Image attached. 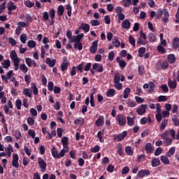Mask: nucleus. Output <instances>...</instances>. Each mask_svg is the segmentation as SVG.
Masks as SVG:
<instances>
[{
	"label": "nucleus",
	"instance_id": "58836bf2",
	"mask_svg": "<svg viewBox=\"0 0 179 179\" xmlns=\"http://www.w3.org/2000/svg\"><path fill=\"white\" fill-rule=\"evenodd\" d=\"M148 37L150 43H155V41H156L157 37L156 34H155L154 33H150Z\"/></svg>",
	"mask_w": 179,
	"mask_h": 179
},
{
	"label": "nucleus",
	"instance_id": "603ef678",
	"mask_svg": "<svg viewBox=\"0 0 179 179\" xmlns=\"http://www.w3.org/2000/svg\"><path fill=\"white\" fill-rule=\"evenodd\" d=\"M37 45V43L34 41H28V47L29 48H34Z\"/></svg>",
	"mask_w": 179,
	"mask_h": 179
},
{
	"label": "nucleus",
	"instance_id": "6e6552de",
	"mask_svg": "<svg viewBox=\"0 0 179 179\" xmlns=\"http://www.w3.org/2000/svg\"><path fill=\"white\" fill-rule=\"evenodd\" d=\"M146 108L148 105H141L136 110V113L138 115H143L146 113Z\"/></svg>",
	"mask_w": 179,
	"mask_h": 179
},
{
	"label": "nucleus",
	"instance_id": "412c9836",
	"mask_svg": "<svg viewBox=\"0 0 179 179\" xmlns=\"http://www.w3.org/2000/svg\"><path fill=\"white\" fill-rule=\"evenodd\" d=\"M145 51H146V48L145 47L140 48L138 50V57H139L140 58H142V57H144Z\"/></svg>",
	"mask_w": 179,
	"mask_h": 179
},
{
	"label": "nucleus",
	"instance_id": "e2e57ef3",
	"mask_svg": "<svg viewBox=\"0 0 179 179\" xmlns=\"http://www.w3.org/2000/svg\"><path fill=\"white\" fill-rule=\"evenodd\" d=\"M15 106H16V108L18 109V110H21L22 108V100L20 99H17L15 101Z\"/></svg>",
	"mask_w": 179,
	"mask_h": 179
},
{
	"label": "nucleus",
	"instance_id": "0eeeda50",
	"mask_svg": "<svg viewBox=\"0 0 179 179\" xmlns=\"http://www.w3.org/2000/svg\"><path fill=\"white\" fill-rule=\"evenodd\" d=\"M92 69H94V71H96V72H99V73H101V72L104 71V66H103V64L95 63L92 65Z\"/></svg>",
	"mask_w": 179,
	"mask_h": 179
},
{
	"label": "nucleus",
	"instance_id": "f704fd0d",
	"mask_svg": "<svg viewBox=\"0 0 179 179\" xmlns=\"http://www.w3.org/2000/svg\"><path fill=\"white\" fill-rule=\"evenodd\" d=\"M83 65H85V62H82L80 64H78L76 68H77V72H80V73H83Z\"/></svg>",
	"mask_w": 179,
	"mask_h": 179
},
{
	"label": "nucleus",
	"instance_id": "423d86ee",
	"mask_svg": "<svg viewBox=\"0 0 179 179\" xmlns=\"http://www.w3.org/2000/svg\"><path fill=\"white\" fill-rule=\"evenodd\" d=\"M85 37V34L83 33L78 34L77 36H73V38L71 41H69V43H78L80 42V40Z\"/></svg>",
	"mask_w": 179,
	"mask_h": 179
},
{
	"label": "nucleus",
	"instance_id": "680f3d73",
	"mask_svg": "<svg viewBox=\"0 0 179 179\" xmlns=\"http://www.w3.org/2000/svg\"><path fill=\"white\" fill-rule=\"evenodd\" d=\"M66 36L67 38H69V41H71V40H72V38L73 37V36H72V31L70 29H67Z\"/></svg>",
	"mask_w": 179,
	"mask_h": 179
},
{
	"label": "nucleus",
	"instance_id": "2f4dec72",
	"mask_svg": "<svg viewBox=\"0 0 179 179\" xmlns=\"http://www.w3.org/2000/svg\"><path fill=\"white\" fill-rule=\"evenodd\" d=\"M8 10H16V9L17 8V6H16V5H15V3H13V1H10L8 3Z\"/></svg>",
	"mask_w": 179,
	"mask_h": 179
},
{
	"label": "nucleus",
	"instance_id": "dca6fc26",
	"mask_svg": "<svg viewBox=\"0 0 179 179\" xmlns=\"http://www.w3.org/2000/svg\"><path fill=\"white\" fill-rule=\"evenodd\" d=\"M127 120V125H129V127H134V125H135V117H131L128 116Z\"/></svg>",
	"mask_w": 179,
	"mask_h": 179
},
{
	"label": "nucleus",
	"instance_id": "c03bdc74",
	"mask_svg": "<svg viewBox=\"0 0 179 179\" xmlns=\"http://www.w3.org/2000/svg\"><path fill=\"white\" fill-rule=\"evenodd\" d=\"M164 139L165 141V144L166 146H170V145H171L173 143V139L169 138V137H165Z\"/></svg>",
	"mask_w": 179,
	"mask_h": 179
},
{
	"label": "nucleus",
	"instance_id": "393cba45",
	"mask_svg": "<svg viewBox=\"0 0 179 179\" xmlns=\"http://www.w3.org/2000/svg\"><path fill=\"white\" fill-rule=\"evenodd\" d=\"M113 44H115V47L118 48L121 45V42H120V38L117 36H114L113 39Z\"/></svg>",
	"mask_w": 179,
	"mask_h": 179
},
{
	"label": "nucleus",
	"instance_id": "c756f323",
	"mask_svg": "<svg viewBox=\"0 0 179 179\" xmlns=\"http://www.w3.org/2000/svg\"><path fill=\"white\" fill-rule=\"evenodd\" d=\"M52 156L55 157V159H58V150L55 147H52L51 149Z\"/></svg>",
	"mask_w": 179,
	"mask_h": 179
},
{
	"label": "nucleus",
	"instance_id": "bf43d9fd",
	"mask_svg": "<svg viewBox=\"0 0 179 179\" xmlns=\"http://www.w3.org/2000/svg\"><path fill=\"white\" fill-rule=\"evenodd\" d=\"M49 16H50V19H55V9L52 8L49 11Z\"/></svg>",
	"mask_w": 179,
	"mask_h": 179
},
{
	"label": "nucleus",
	"instance_id": "5fc2aeb1",
	"mask_svg": "<svg viewBox=\"0 0 179 179\" xmlns=\"http://www.w3.org/2000/svg\"><path fill=\"white\" fill-rule=\"evenodd\" d=\"M114 57H115V53H114V51H110L108 56V59L109 61H114Z\"/></svg>",
	"mask_w": 179,
	"mask_h": 179
},
{
	"label": "nucleus",
	"instance_id": "c85d7f7f",
	"mask_svg": "<svg viewBox=\"0 0 179 179\" xmlns=\"http://www.w3.org/2000/svg\"><path fill=\"white\" fill-rule=\"evenodd\" d=\"M62 143L64 149H69V148H68V137H66V136L62 137Z\"/></svg>",
	"mask_w": 179,
	"mask_h": 179
},
{
	"label": "nucleus",
	"instance_id": "6e6d98bb",
	"mask_svg": "<svg viewBox=\"0 0 179 179\" xmlns=\"http://www.w3.org/2000/svg\"><path fill=\"white\" fill-rule=\"evenodd\" d=\"M126 104L129 107H136V102L134 101H127Z\"/></svg>",
	"mask_w": 179,
	"mask_h": 179
},
{
	"label": "nucleus",
	"instance_id": "4468645a",
	"mask_svg": "<svg viewBox=\"0 0 179 179\" xmlns=\"http://www.w3.org/2000/svg\"><path fill=\"white\" fill-rule=\"evenodd\" d=\"M122 27L123 29H128L129 27H131V22L129 19L124 20L122 22Z\"/></svg>",
	"mask_w": 179,
	"mask_h": 179
},
{
	"label": "nucleus",
	"instance_id": "aec40b11",
	"mask_svg": "<svg viewBox=\"0 0 179 179\" xmlns=\"http://www.w3.org/2000/svg\"><path fill=\"white\" fill-rule=\"evenodd\" d=\"M64 12H65V8L64 6L60 5L57 8V15L58 16H62L64 15Z\"/></svg>",
	"mask_w": 179,
	"mask_h": 179
},
{
	"label": "nucleus",
	"instance_id": "0e129e2a",
	"mask_svg": "<svg viewBox=\"0 0 179 179\" xmlns=\"http://www.w3.org/2000/svg\"><path fill=\"white\" fill-rule=\"evenodd\" d=\"M28 135L29 136H31L32 139H34V138H36V131L33 129H29L28 131Z\"/></svg>",
	"mask_w": 179,
	"mask_h": 179
},
{
	"label": "nucleus",
	"instance_id": "a211bd4d",
	"mask_svg": "<svg viewBox=\"0 0 179 179\" xmlns=\"http://www.w3.org/2000/svg\"><path fill=\"white\" fill-rule=\"evenodd\" d=\"M167 61L170 64H174L176 62V55L174 54H170L168 55Z\"/></svg>",
	"mask_w": 179,
	"mask_h": 179
},
{
	"label": "nucleus",
	"instance_id": "c9c22d12",
	"mask_svg": "<svg viewBox=\"0 0 179 179\" xmlns=\"http://www.w3.org/2000/svg\"><path fill=\"white\" fill-rule=\"evenodd\" d=\"M69 150V148H64L60 150L59 154H58L57 159H61V157H64L65 156V153H66Z\"/></svg>",
	"mask_w": 179,
	"mask_h": 179
},
{
	"label": "nucleus",
	"instance_id": "39448f33",
	"mask_svg": "<svg viewBox=\"0 0 179 179\" xmlns=\"http://www.w3.org/2000/svg\"><path fill=\"white\" fill-rule=\"evenodd\" d=\"M144 150H145L147 155H149L150 153H153L155 148L153 147V145H152L151 143H147L145 145Z\"/></svg>",
	"mask_w": 179,
	"mask_h": 179
},
{
	"label": "nucleus",
	"instance_id": "09e8293b",
	"mask_svg": "<svg viewBox=\"0 0 179 179\" xmlns=\"http://www.w3.org/2000/svg\"><path fill=\"white\" fill-rule=\"evenodd\" d=\"M124 99H128V96L129 93H131V89L129 87H127L124 92Z\"/></svg>",
	"mask_w": 179,
	"mask_h": 179
},
{
	"label": "nucleus",
	"instance_id": "5701e85b",
	"mask_svg": "<svg viewBox=\"0 0 179 179\" xmlns=\"http://www.w3.org/2000/svg\"><path fill=\"white\" fill-rule=\"evenodd\" d=\"M74 48L75 50H78V51H82V50H83V44H82L80 42H75L74 43Z\"/></svg>",
	"mask_w": 179,
	"mask_h": 179
},
{
	"label": "nucleus",
	"instance_id": "a878e982",
	"mask_svg": "<svg viewBox=\"0 0 179 179\" xmlns=\"http://www.w3.org/2000/svg\"><path fill=\"white\" fill-rule=\"evenodd\" d=\"M1 65L3 68H4L5 69H8V68L10 66V60L5 59L3 62H1Z\"/></svg>",
	"mask_w": 179,
	"mask_h": 179
},
{
	"label": "nucleus",
	"instance_id": "3c124183",
	"mask_svg": "<svg viewBox=\"0 0 179 179\" xmlns=\"http://www.w3.org/2000/svg\"><path fill=\"white\" fill-rule=\"evenodd\" d=\"M124 8H129V5H132V0H123Z\"/></svg>",
	"mask_w": 179,
	"mask_h": 179
},
{
	"label": "nucleus",
	"instance_id": "f03ea898",
	"mask_svg": "<svg viewBox=\"0 0 179 179\" xmlns=\"http://www.w3.org/2000/svg\"><path fill=\"white\" fill-rule=\"evenodd\" d=\"M116 120L118 122L120 127H125V124H127V117L124 115H118Z\"/></svg>",
	"mask_w": 179,
	"mask_h": 179
},
{
	"label": "nucleus",
	"instance_id": "6ab92c4d",
	"mask_svg": "<svg viewBox=\"0 0 179 179\" xmlns=\"http://www.w3.org/2000/svg\"><path fill=\"white\" fill-rule=\"evenodd\" d=\"M152 167H157L158 166H160V159L157 158L152 159L151 162Z\"/></svg>",
	"mask_w": 179,
	"mask_h": 179
},
{
	"label": "nucleus",
	"instance_id": "69168bd1",
	"mask_svg": "<svg viewBox=\"0 0 179 179\" xmlns=\"http://www.w3.org/2000/svg\"><path fill=\"white\" fill-rule=\"evenodd\" d=\"M25 6H27V8H33L34 6V3H32L30 1V0H27L24 1Z\"/></svg>",
	"mask_w": 179,
	"mask_h": 179
},
{
	"label": "nucleus",
	"instance_id": "bb28decb",
	"mask_svg": "<svg viewBox=\"0 0 179 179\" xmlns=\"http://www.w3.org/2000/svg\"><path fill=\"white\" fill-rule=\"evenodd\" d=\"M107 97H114L115 96V90L114 89H109L106 92Z\"/></svg>",
	"mask_w": 179,
	"mask_h": 179
},
{
	"label": "nucleus",
	"instance_id": "de8ad7c7",
	"mask_svg": "<svg viewBox=\"0 0 179 179\" xmlns=\"http://www.w3.org/2000/svg\"><path fill=\"white\" fill-rule=\"evenodd\" d=\"M20 71H22L23 73H27V71H29V69L27 68V66H26V64H22L20 66Z\"/></svg>",
	"mask_w": 179,
	"mask_h": 179
},
{
	"label": "nucleus",
	"instance_id": "79ce46f5",
	"mask_svg": "<svg viewBox=\"0 0 179 179\" xmlns=\"http://www.w3.org/2000/svg\"><path fill=\"white\" fill-rule=\"evenodd\" d=\"M69 65V63H66V62H62L61 64V71H62V72H65V71H66V69H68V66Z\"/></svg>",
	"mask_w": 179,
	"mask_h": 179
},
{
	"label": "nucleus",
	"instance_id": "4c0bfd02",
	"mask_svg": "<svg viewBox=\"0 0 179 179\" xmlns=\"http://www.w3.org/2000/svg\"><path fill=\"white\" fill-rule=\"evenodd\" d=\"M22 93L24 96H27V97H32L31 91H30V89L29 88H24Z\"/></svg>",
	"mask_w": 179,
	"mask_h": 179
},
{
	"label": "nucleus",
	"instance_id": "052dcab7",
	"mask_svg": "<svg viewBox=\"0 0 179 179\" xmlns=\"http://www.w3.org/2000/svg\"><path fill=\"white\" fill-rule=\"evenodd\" d=\"M48 89L49 92H52L54 90V83L52 81H49L48 83Z\"/></svg>",
	"mask_w": 179,
	"mask_h": 179
},
{
	"label": "nucleus",
	"instance_id": "cd10ccee",
	"mask_svg": "<svg viewBox=\"0 0 179 179\" xmlns=\"http://www.w3.org/2000/svg\"><path fill=\"white\" fill-rule=\"evenodd\" d=\"M168 123H169L168 120H166V119L163 120L160 126V131H164V129H166V127H167L168 125Z\"/></svg>",
	"mask_w": 179,
	"mask_h": 179
},
{
	"label": "nucleus",
	"instance_id": "7ed1b4c3",
	"mask_svg": "<svg viewBox=\"0 0 179 179\" xmlns=\"http://www.w3.org/2000/svg\"><path fill=\"white\" fill-rule=\"evenodd\" d=\"M127 135H128V132L124 131L120 134H117V135L114 134L113 139L114 141H118V142H121V141H124V139H125V137L127 136Z\"/></svg>",
	"mask_w": 179,
	"mask_h": 179
},
{
	"label": "nucleus",
	"instance_id": "338daca9",
	"mask_svg": "<svg viewBox=\"0 0 179 179\" xmlns=\"http://www.w3.org/2000/svg\"><path fill=\"white\" fill-rule=\"evenodd\" d=\"M161 89L164 93H169V87L167 86V85L164 84L161 85Z\"/></svg>",
	"mask_w": 179,
	"mask_h": 179
},
{
	"label": "nucleus",
	"instance_id": "f257e3e1",
	"mask_svg": "<svg viewBox=\"0 0 179 179\" xmlns=\"http://www.w3.org/2000/svg\"><path fill=\"white\" fill-rule=\"evenodd\" d=\"M162 138H167V136H171L172 139H176V130L174 129H169L166 130L164 134L161 135Z\"/></svg>",
	"mask_w": 179,
	"mask_h": 179
},
{
	"label": "nucleus",
	"instance_id": "7c9ffc66",
	"mask_svg": "<svg viewBox=\"0 0 179 179\" xmlns=\"http://www.w3.org/2000/svg\"><path fill=\"white\" fill-rule=\"evenodd\" d=\"M85 123V119L83 117H78L74 120L75 125H82Z\"/></svg>",
	"mask_w": 179,
	"mask_h": 179
},
{
	"label": "nucleus",
	"instance_id": "20e7f679",
	"mask_svg": "<svg viewBox=\"0 0 179 179\" xmlns=\"http://www.w3.org/2000/svg\"><path fill=\"white\" fill-rule=\"evenodd\" d=\"M38 164L39 167L41 169V171H45L47 169V163L45 162V161H44V159H43V158H38Z\"/></svg>",
	"mask_w": 179,
	"mask_h": 179
},
{
	"label": "nucleus",
	"instance_id": "f3484780",
	"mask_svg": "<svg viewBox=\"0 0 179 179\" xmlns=\"http://www.w3.org/2000/svg\"><path fill=\"white\" fill-rule=\"evenodd\" d=\"M172 44H173V48H174L175 50H177V48H179V38L175 37L173 38Z\"/></svg>",
	"mask_w": 179,
	"mask_h": 179
},
{
	"label": "nucleus",
	"instance_id": "37998d69",
	"mask_svg": "<svg viewBox=\"0 0 179 179\" xmlns=\"http://www.w3.org/2000/svg\"><path fill=\"white\" fill-rule=\"evenodd\" d=\"M10 59H12V61L13 59H16L17 58H19V57H17V53H16V51H15V50H12L10 52Z\"/></svg>",
	"mask_w": 179,
	"mask_h": 179
},
{
	"label": "nucleus",
	"instance_id": "9d476101",
	"mask_svg": "<svg viewBox=\"0 0 179 179\" xmlns=\"http://www.w3.org/2000/svg\"><path fill=\"white\" fill-rule=\"evenodd\" d=\"M97 44H99V41L92 42V45L90 48V52L91 54H96V52L97 51Z\"/></svg>",
	"mask_w": 179,
	"mask_h": 179
},
{
	"label": "nucleus",
	"instance_id": "a18cd8bd",
	"mask_svg": "<svg viewBox=\"0 0 179 179\" xmlns=\"http://www.w3.org/2000/svg\"><path fill=\"white\" fill-rule=\"evenodd\" d=\"M20 40L22 44L26 43V41H27V35H26V34H22L20 37Z\"/></svg>",
	"mask_w": 179,
	"mask_h": 179
},
{
	"label": "nucleus",
	"instance_id": "a19ab883",
	"mask_svg": "<svg viewBox=\"0 0 179 179\" xmlns=\"http://www.w3.org/2000/svg\"><path fill=\"white\" fill-rule=\"evenodd\" d=\"M146 160V155L145 154H141L140 155L137 156V160L138 163H141V161Z\"/></svg>",
	"mask_w": 179,
	"mask_h": 179
},
{
	"label": "nucleus",
	"instance_id": "13d9d810",
	"mask_svg": "<svg viewBox=\"0 0 179 179\" xmlns=\"http://www.w3.org/2000/svg\"><path fill=\"white\" fill-rule=\"evenodd\" d=\"M100 150V145H96L94 147L91 148V152L92 153H97V152H99Z\"/></svg>",
	"mask_w": 179,
	"mask_h": 179
},
{
	"label": "nucleus",
	"instance_id": "72a5a7b5",
	"mask_svg": "<svg viewBox=\"0 0 179 179\" xmlns=\"http://www.w3.org/2000/svg\"><path fill=\"white\" fill-rule=\"evenodd\" d=\"M31 86L33 89V93L35 96L38 94V88H37V85L34 83H31Z\"/></svg>",
	"mask_w": 179,
	"mask_h": 179
},
{
	"label": "nucleus",
	"instance_id": "e433bc0d",
	"mask_svg": "<svg viewBox=\"0 0 179 179\" xmlns=\"http://www.w3.org/2000/svg\"><path fill=\"white\" fill-rule=\"evenodd\" d=\"M161 162L164 163V164H170V159L164 155H162L161 157Z\"/></svg>",
	"mask_w": 179,
	"mask_h": 179
},
{
	"label": "nucleus",
	"instance_id": "49530a36",
	"mask_svg": "<svg viewBox=\"0 0 179 179\" xmlns=\"http://www.w3.org/2000/svg\"><path fill=\"white\" fill-rule=\"evenodd\" d=\"M125 152L127 153L128 156H132V155H134V150H132L131 146H127L125 148Z\"/></svg>",
	"mask_w": 179,
	"mask_h": 179
},
{
	"label": "nucleus",
	"instance_id": "774afa93",
	"mask_svg": "<svg viewBox=\"0 0 179 179\" xmlns=\"http://www.w3.org/2000/svg\"><path fill=\"white\" fill-rule=\"evenodd\" d=\"M162 15H163V10H162L161 8H159V9L157 10V15H156L157 19H161Z\"/></svg>",
	"mask_w": 179,
	"mask_h": 179
},
{
	"label": "nucleus",
	"instance_id": "2eb2a0df",
	"mask_svg": "<svg viewBox=\"0 0 179 179\" xmlns=\"http://www.w3.org/2000/svg\"><path fill=\"white\" fill-rule=\"evenodd\" d=\"M79 29H81L82 30H84L85 33H87L90 30V25L87 23L81 24Z\"/></svg>",
	"mask_w": 179,
	"mask_h": 179
},
{
	"label": "nucleus",
	"instance_id": "4be33fe9",
	"mask_svg": "<svg viewBox=\"0 0 179 179\" xmlns=\"http://www.w3.org/2000/svg\"><path fill=\"white\" fill-rule=\"evenodd\" d=\"M168 85L170 89H176L177 87V81L174 80H169Z\"/></svg>",
	"mask_w": 179,
	"mask_h": 179
},
{
	"label": "nucleus",
	"instance_id": "b1692460",
	"mask_svg": "<svg viewBox=\"0 0 179 179\" xmlns=\"http://www.w3.org/2000/svg\"><path fill=\"white\" fill-rule=\"evenodd\" d=\"M176 153V148L172 147L169 149V150L166 153V156L167 157H171Z\"/></svg>",
	"mask_w": 179,
	"mask_h": 179
},
{
	"label": "nucleus",
	"instance_id": "f8f14e48",
	"mask_svg": "<svg viewBox=\"0 0 179 179\" xmlns=\"http://www.w3.org/2000/svg\"><path fill=\"white\" fill-rule=\"evenodd\" d=\"M95 125H96V127H103V125H104V116L100 115L95 121Z\"/></svg>",
	"mask_w": 179,
	"mask_h": 179
},
{
	"label": "nucleus",
	"instance_id": "9b49d317",
	"mask_svg": "<svg viewBox=\"0 0 179 179\" xmlns=\"http://www.w3.org/2000/svg\"><path fill=\"white\" fill-rule=\"evenodd\" d=\"M150 174V171L149 170L141 169L138 172V176L140 178H143L145 176H149Z\"/></svg>",
	"mask_w": 179,
	"mask_h": 179
},
{
	"label": "nucleus",
	"instance_id": "ea45409f",
	"mask_svg": "<svg viewBox=\"0 0 179 179\" xmlns=\"http://www.w3.org/2000/svg\"><path fill=\"white\" fill-rule=\"evenodd\" d=\"M25 16H26L27 24V26H29V24L31 23V22H33V18L31 17V15L29 13H26Z\"/></svg>",
	"mask_w": 179,
	"mask_h": 179
},
{
	"label": "nucleus",
	"instance_id": "864d4df0",
	"mask_svg": "<svg viewBox=\"0 0 179 179\" xmlns=\"http://www.w3.org/2000/svg\"><path fill=\"white\" fill-rule=\"evenodd\" d=\"M157 50L160 54H166V50L162 45H158Z\"/></svg>",
	"mask_w": 179,
	"mask_h": 179
},
{
	"label": "nucleus",
	"instance_id": "4d7b16f0",
	"mask_svg": "<svg viewBox=\"0 0 179 179\" xmlns=\"http://www.w3.org/2000/svg\"><path fill=\"white\" fill-rule=\"evenodd\" d=\"M161 153H163V149L158 147L155 151V156H160Z\"/></svg>",
	"mask_w": 179,
	"mask_h": 179
},
{
	"label": "nucleus",
	"instance_id": "1a4fd4ad",
	"mask_svg": "<svg viewBox=\"0 0 179 179\" xmlns=\"http://www.w3.org/2000/svg\"><path fill=\"white\" fill-rule=\"evenodd\" d=\"M116 62H117V64H119V66L120 68H121V69H124V68H125V66H127V62H125V60L124 59H121V57H117L116 58Z\"/></svg>",
	"mask_w": 179,
	"mask_h": 179
},
{
	"label": "nucleus",
	"instance_id": "ddd939ff",
	"mask_svg": "<svg viewBox=\"0 0 179 179\" xmlns=\"http://www.w3.org/2000/svg\"><path fill=\"white\" fill-rule=\"evenodd\" d=\"M45 62L50 68H54V66H55V64H57V59H51V58L48 57Z\"/></svg>",
	"mask_w": 179,
	"mask_h": 179
},
{
	"label": "nucleus",
	"instance_id": "473e14b6",
	"mask_svg": "<svg viewBox=\"0 0 179 179\" xmlns=\"http://www.w3.org/2000/svg\"><path fill=\"white\" fill-rule=\"evenodd\" d=\"M121 79V74L120 73H117L115 74L113 80L115 84H118L120 83V80Z\"/></svg>",
	"mask_w": 179,
	"mask_h": 179
},
{
	"label": "nucleus",
	"instance_id": "8fccbe9b",
	"mask_svg": "<svg viewBox=\"0 0 179 179\" xmlns=\"http://www.w3.org/2000/svg\"><path fill=\"white\" fill-rule=\"evenodd\" d=\"M145 73V66L141 65L138 66V74L142 76Z\"/></svg>",
	"mask_w": 179,
	"mask_h": 179
}]
</instances>
